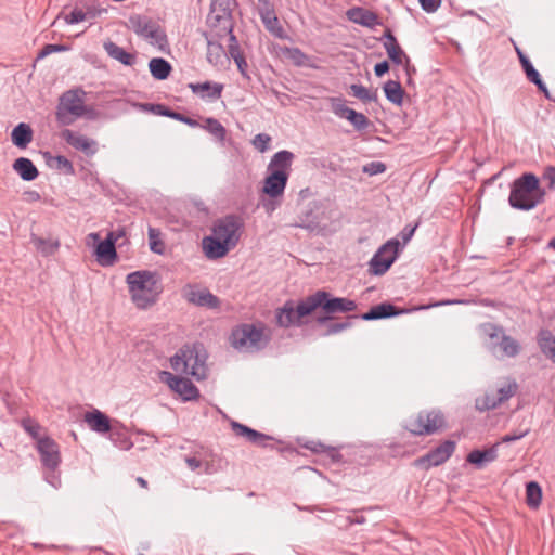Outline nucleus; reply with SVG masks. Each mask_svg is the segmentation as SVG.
I'll use <instances>...</instances> for the list:
<instances>
[{
  "label": "nucleus",
  "mask_w": 555,
  "mask_h": 555,
  "mask_svg": "<svg viewBox=\"0 0 555 555\" xmlns=\"http://www.w3.org/2000/svg\"><path fill=\"white\" fill-rule=\"evenodd\" d=\"M400 251V243L397 238L388 240L374 254L369 262V271L373 275L385 274L396 261Z\"/></svg>",
  "instance_id": "9b49d317"
},
{
  "label": "nucleus",
  "mask_w": 555,
  "mask_h": 555,
  "mask_svg": "<svg viewBox=\"0 0 555 555\" xmlns=\"http://www.w3.org/2000/svg\"><path fill=\"white\" fill-rule=\"evenodd\" d=\"M104 49L111 57L119 61L124 65H132L134 63L135 56L128 53L124 48L119 47L115 42H105Z\"/></svg>",
  "instance_id": "c9c22d12"
},
{
  "label": "nucleus",
  "mask_w": 555,
  "mask_h": 555,
  "mask_svg": "<svg viewBox=\"0 0 555 555\" xmlns=\"http://www.w3.org/2000/svg\"><path fill=\"white\" fill-rule=\"evenodd\" d=\"M223 38L224 37H217L215 35L206 34L207 61L214 66L222 65L224 59L227 57V53L223 49L222 43L220 42V40H222Z\"/></svg>",
  "instance_id": "393cba45"
},
{
  "label": "nucleus",
  "mask_w": 555,
  "mask_h": 555,
  "mask_svg": "<svg viewBox=\"0 0 555 555\" xmlns=\"http://www.w3.org/2000/svg\"><path fill=\"white\" fill-rule=\"evenodd\" d=\"M385 170L386 166L382 162H371L363 167V172L369 173L370 176L383 173Z\"/></svg>",
  "instance_id": "6e6d98bb"
},
{
  "label": "nucleus",
  "mask_w": 555,
  "mask_h": 555,
  "mask_svg": "<svg viewBox=\"0 0 555 555\" xmlns=\"http://www.w3.org/2000/svg\"><path fill=\"white\" fill-rule=\"evenodd\" d=\"M384 37L386 41L384 42V48L389 56V59L397 65H401L403 63V59L409 62V57L405 55L404 51L399 46L396 37L391 33L390 29H387L384 33Z\"/></svg>",
  "instance_id": "7c9ffc66"
},
{
  "label": "nucleus",
  "mask_w": 555,
  "mask_h": 555,
  "mask_svg": "<svg viewBox=\"0 0 555 555\" xmlns=\"http://www.w3.org/2000/svg\"><path fill=\"white\" fill-rule=\"evenodd\" d=\"M517 388V383L515 380H511L500 387L495 392L486 393L481 404H478V408L480 410H493L512 398L516 393Z\"/></svg>",
  "instance_id": "412c9836"
},
{
  "label": "nucleus",
  "mask_w": 555,
  "mask_h": 555,
  "mask_svg": "<svg viewBox=\"0 0 555 555\" xmlns=\"http://www.w3.org/2000/svg\"><path fill=\"white\" fill-rule=\"evenodd\" d=\"M529 431H530V429L527 428V429H525L522 431L504 435L501 438V442L502 443L514 442V441L519 440V439L524 438L525 436H527L529 434Z\"/></svg>",
  "instance_id": "052dcab7"
},
{
  "label": "nucleus",
  "mask_w": 555,
  "mask_h": 555,
  "mask_svg": "<svg viewBox=\"0 0 555 555\" xmlns=\"http://www.w3.org/2000/svg\"><path fill=\"white\" fill-rule=\"evenodd\" d=\"M203 248L207 258L219 259L224 257L232 247L211 234L204 237Z\"/></svg>",
  "instance_id": "cd10ccee"
},
{
  "label": "nucleus",
  "mask_w": 555,
  "mask_h": 555,
  "mask_svg": "<svg viewBox=\"0 0 555 555\" xmlns=\"http://www.w3.org/2000/svg\"><path fill=\"white\" fill-rule=\"evenodd\" d=\"M333 112L335 115L347 119L349 117V113H352L353 109L346 106L344 103H337L333 105Z\"/></svg>",
  "instance_id": "680f3d73"
},
{
  "label": "nucleus",
  "mask_w": 555,
  "mask_h": 555,
  "mask_svg": "<svg viewBox=\"0 0 555 555\" xmlns=\"http://www.w3.org/2000/svg\"><path fill=\"white\" fill-rule=\"evenodd\" d=\"M234 62H235V64L237 66V69L240 70V73L244 77L248 78V75H247L248 65H247V62H246L244 55L238 57V59H235Z\"/></svg>",
  "instance_id": "338daca9"
},
{
  "label": "nucleus",
  "mask_w": 555,
  "mask_h": 555,
  "mask_svg": "<svg viewBox=\"0 0 555 555\" xmlns=\"http://www.w3.org/2000/svg\"><path fill=\"white\" fill-rule=\"evenodd\" d=\"M446 425L443 414L438 410L421 411L415 417L410 418L405 428L413 435H431Z\"/></svg>",
  "instance_id": "9d476101"
},
{
  "label": "nucleus",
  "mask_w": 555,
  "mask_h": 555,
  "mask_svg": "<svg viewBox=\"0 0 555 555\" xmlns=\"http://www.w3.org/2000/svg\"><path fill=\"white\" fill-rule=\"evenodd\" d=\"M498 444L492 446L486 450H473L468 453L466 461L482 468L486 464L491 463L498 457Z\"/></svg>",
  "instance_id": "2f4dec72"
},
{
  "label": "nucleus",
  "mask_w": 555,
  "mask_h": 555,
  "mask_svg": "<svg viewBox=\"0 0 555 555\" xmlns=\"http://www.w3.org/2000/svg\"><path fill=\"white\" fill-rule=\"evenodd\" d=\"M295 158V155L286 150H282L276 152L270 159L267 172H281L284 175L287 179L289 178V173L292 170V164Z\"/></svg>",
  "instance_id": "5701e85b"
},
{
  "label": "nucleus",
  "mask_w": 555,
  "mask_h": 555,
  "mask_svg": "<svg viewBox=\"0 0 555 555\" xmlns=\"http://www.w3.org/2000/svg\"><path fill=\"white\" fill-rule=\"evenodd\" d=\"M543 179L548 181V188L555 189V167L548 166L544 169Z\"/></svg>",
  "instance_id": "e2e57ef3"
},
{
  "label": "nucleus",
  "mask_w": 555,
  "mask_h": 555,
  "mask_svg": "<svg viewBox=\"0 0 555 555\" xmlns=\"http://www.w3.org/2000/svg\"><path fill=\"white\" fill-rule=\"evenodd\" d=\"M203 128L212 134L219 142H223L225 140L227 130L216 118H207Z\"/></svg>",
  "instance_id": "a18cd8bd"
},
{
  "label": "nucleus",
  "mask_w": 555,
  "mask_h": 555,
  "mask_svg": "<svg viewBox=\"0 0 555 555\" xmlns=\"http://www.w3.org/2000/svg\"><path fill=\"white\" fill-rule=\"evenodd\" d=\"M182 296L188 302L197 307L217 309L220 306V300L217 296L207 288L196 284H186L182 288Z\"/></svg>",
  "instance_id": "f3484780"
},
{
  "label": "nucleus",
  "mask_w": 555,
  "mask_h": 555,
  "mask_svg": "<svg viewBox=\"0 0 555 555\" xmlns=\"http://www.w3.org/2000/svg\"><path fill=\"white\" fill-rule=\"evenodd\" d=\"M83 421L91 430L98 434H106L112 428L109 417L99 410L87 412L83 416Z\"/></svg>",
  "instance_id": "c85d7f7f"
},
{
  "label": "nucleus",
  "mask_w": 555,
  "mask_h": 555,
  "mask_svg": "<svg viewBox=\"0 0 555 555\" xmlns=\"http://www.w3.org/2000/svg\"><path fill=\"white\" fill-rule=\"evenodd\" d=\"M354 317H349L347 321H344V322H332L327 325L326 327V332L324 335H334V334H337V333H340L345 330H347L348 327L351 326V322L349 321L350 319H353Z\"/></svg>",
  "instance_id": "5fc2aeb1"
},
{
  "label": "nucleus",
  "mask_w": 555,
  "mask_h": 555,
  "mask_svg": "<svg viewBox=\"0 0 555 555\" xmlns=\"http://www.w3.org/2000/svg\"><path fill=\"white\" fill-rule=\"evenodd\" d=\"M230 0H211L210 12L207 15V25L210 31L207 35L227 37L233 33V23L229 8Z\"/></svg>",
  "instance_id": "1a4fd4ad"
},
{
  "label": "nucleus",
  "mask_w": 555,
  "mask_h": 555,
  "mask_svg": "<svg viewBox=\"0 0 555 555\" xmlns=\"http://www.w3.org/2000/svg\"><path fill=\"white\" fill-rule=\"evenodd\" d=\"M422 9L427 13H433L438 10L441 4V0H418Z\"/></svg>",
  "instance_id": "bf43d9fd"
},
{
  "label": "nucleus",
  "mask_w": 555,
  "mask_h": 555,
  "mask_svg": "<svg viewBox=\"0 0 555 555\" xmlns=\"http://www.w3.org/2000/svg\"><path fill=\"white\" fill-rule=\"evenodd\" d=\"M538 343L541 351L551 359V353H555L554 335L547 330H542L538 335Z\"/></svg>",
  "instance_id": "37998d69"
},
{
  "label": "nucleus",
  "mask_w": 555,
  "mask_h": 555,
  "mask_svg": "<svg viewBox=\"0 0 555 555\" xmlns=\"http://www.w3.org/2000/svg\"><path fill=\"white\" fill-rule=\"evenodd\" d=\"M31 242L34 243L36 249L40 251L43 256H52L60 248L59 241L46 240L37 236L31 237Z\"/></svg>",
  "instance_id": "79ce46f5"
},
{
  "label": "nucleus",
  "mask_w": 555,
  "mask_h": 555,
  "mask_svg": "<svg viewBox=\"0 0 555 555\" xmlns=\"http://www.w3.org/2000/svg\"><path fill=\"white\" fill-rule=\"evenodd\" d=\"M350 90L353 96L364 102H371L375 100V94H372L365 87L361 85H351Z\"/></svg>",
  "instance_id": "3c124183"
},
{
  "label": "nucleus",
  "mask_w": 555,
  "mask_h": 555,
  "mask_svg": "<svg viewBox=\"0 0 555 555\" xmlns=\"http://www.w3.org/2000/svg\"><path fill=\"white\" fill-rule=\"evenodd\" d=\"M22 427L24 430L38 442V438H42L40 436L41 426L31 418H24L22 421Z\"/></svg>",
  "instance_id": "de8ad7c7"
},
{
  "label": "nucleus",
  "mask_w": 555,
  "mask_h": 555,
  "mask_svg": "<svg viewBox=\"0 0 555 555\" xmlns=\"http://www.w3.org/2000/svg\"><path fill=\"white\" fill-rule=\"evenodd\" d=\"M227 37L229 40V44H228L229 56L232 57L233 60L243 56L235 35L233 33H231Z\"/></svg>",
  "instance_id": "864d4df0"
},
{
  "label": "nucleus",
  "mask_w": 555,
  "mask_h": 555,
  "mask_svg": "<svg viewBox=\"0 0 555 555\" xmlns=\"http://www.w3.org/2000/svg\"><path fill=\"white\" fill-rule=\"evenodd\" d=\"M190 88L194 93L206 92L202 96H207L212 100H217L221 96L223 85L221 83H211L209 81H205L202 83H190Z\"/></svg>",
  "instance_id": "4c0bfd02"
},
{
  "label": "nucleus",
  "mask_w": 555,
  "mask_h": 555,
  "mask_svg": "<svg viewBox=\"0 0 555 555\" xmlns=\"http://www.w3.org/2000/svg\"><path fill=\"white\" fill-rule=\"evenodd\" d=\"M207 356L202 346H185L170 359L171 367L179 373L192 375L197 380L207 376Z\"/></svg>",
  "instance_id": "423d86ee"
},
{
  "label": "nucleus",
  "mask_w": 555,
  "mask_h": 555,
  "mask_svg": "<svg viewBox=\"0 0 555 555\" xmlns=\"http://www.w3.org/2000/svg\"><path fill=\"white\" fill-rule=\"evenodd\" d=\"M346 15L349 21L369 28H374L380 24L376 13L362 7L350 8L347 10Z\"/></svg>",
  "instance_id": "b1692460"
},
{
  "label": "nucleus",
  "mask_w": 555,
  "mask_h": 555,
  "mask_svg": "<svg viewBox=\"0 0 555 555\" xmlns=\"http://www.w3.org/2000/svg\"><path fill=\"white\" fill-rule=\"evenodd\" d=\"M288 179L281 172L268 173L263 181L262 192L271 199L283 196Z\"/></svg>",
  "instance_id": "4be33fe9"
},
{
  "label": "nucleus",
  "mask_w": 555,
  "mask_h": 555,
  "mask_svg": "<svg viewBox=\"0 0 555 555\" xmlns=\"http://www.w3.org/2000/svg\"><path fill=\"white\" fill-rule=\"evenodd\" d=\"M405 310H399L396 306L383 302L376 306H373L367 312L361 315L362 320L372 321L378 319H385L390 317H396L401 313H404Z\"/></svg>",
  "instance_id": "c756f323"
},
{
  "label": "nucleus",
  "mask_w": 555,
  "mask_h": 555,
  "mask_svg": "<svg viewBox=\"0 0 555 555\" xmlns=\"http://www.w3.org/2000/svg\"><path fill=\"white\" fill-rule=\"evenodd\" d=\"M516 52L528 80L534 83L537 88L541 92H543L546 98H548V90L543 80L541 79L539 72L533 67L530 60L525 55V53L519 48H516Z\"/></svg>",
  "instance_id": "bb28decb"
},
{
  "label": "nucleus",
  "mask_w": 555,
  "mask_h": 555,
  "mask_svg": "<svg viewBox=\"0 0 555 555\" xmlns=\"http://www.w3.org/2000/svg\"><path fill=\"white\" fill-rule=\"evenodd\" d=\"M86 92L81 88L65 91L56 106V119L61 125L69 126L77 119H94L96 112L85 104Z\"/></svg>",
  "instance_id": "20e7f679"
},
{
  "label": "nucleus",
  "mask_w": 555,
  "mask_h": 555,
  "mask_svg": "<svg viewBox=\"0 0 555 555\" xmlns=\"http://www.w3.org/2000/svg\"><path fill=\"white\" fill-rule=\"evenodd\" d=\"M271 339L263 324L244 323L233 328L231 346L241 352H257L264 349Z\"/></svg>",
  "instance_id": "39448f33"
},
{
  "label": "nucleus",
  "mask_w": 555,
  "mask_h": 555,
  "mask_svg": "<svg viewBox=\"0 0 555 555\" xmlns=\"http://www.w3.org/2000/svg\"><path fill=\"white\" fill-rule=\"evenodd\" d=\"M13 168L25 181H33L38 177V170L36 166L28 158H17L13 164Z\"/></svg>",
  "instance_id": "f704fd0d"
},
{
  "label": "nucleus",
  "mask_w": 555,
  "mask_h": 555,
  "mask_svg": "<svg viewBox=\"0 0 555 555\" xmlns=\"http://www.w3.org/2000/svg\"><path fill=\"white\" fill-rule=\"evenodd\" d=\"M126 282L131 300L139 309L153 306L162 293V286L156 274L147 270L129 273Z\"/></svg>",
  "instance_id": "7ed1b4c3"
},
{
  "label": "nucleus",
  "mask_w": 555,
  "mask_h": 555,
  "mask_svg": "<svg viewBox=\"0 0 555 555\" xmlns=\"http://www.w3.org/2000/svg\"><path fill=\"white\" fill-rule=\"evenodd\" d=\"M384 92L389 102L401 105L403 102L404 91L399 81L388 80L384 85Z\"/></svg>",
  "instance_id": "58836bf2"
},
{
  "label": "nucleus",
  "mask_w": 555,
  "mask_h": 555,
  "mask_svg": "<svg viewBox=\"0 0 555 555\" xmlns=\"http://www.w3.org/2000/svg\"><path fill=\"white\" fill-rule=\"evenodd\" d=\"M55 163V167L60 170H63L67 175H74L75 169L72 162L63 155H57L53 158Z\"/></svg>",
  "instance_id": "603ef678"
},
{
  "label": "nucleus",
  "mask_w": 555,
  "mask_h": 555,
  "mask_svg": "<svg viewBox=\"0 0 555 555\" xmlns=\"http://www.w3.org/2000/svg\"><path fill=\"white\" fill-rule=\"evenodd\" d=\"M415 230H416V225L415 227L405 225L401 230L399 235L401 236V238H402L404 244H406L412 238V236L414 235Z\"/></svg>",
  "instance_id": "69168bd1"
},
{
  "label": "nucleus",
  "mask_w": 555,
  "mask_h": 555,
  "mask_svg": "<svg viewBox=\"0 0 555 555\" xmlns=\"http://www.w3.org/2000/svg\"><path fill=\"white\" fill-rule=\"evenodd\" d=\"M311 297L312 302H319L317 308H322L327 314L346 313L357 309L353 300L345 297H331L325 291H318Z\"/></svg>",
  "instance_id": "2eb2a0df"
},
{
  "label": "nucleus",
  "mask_w": 555,
  "mask_h": 555,
  "mask_svg": "<svg viewBox=\"0 0 555 555\" xmlns=\"http://www.w3.org/2000/svg\"><path fill=\"white\" fill-rule=\"evenodd\" d=\"M347 120H349L357 130H363L369 126V119L366 116L362 113L356 112L354 109L352 113H349Z\"/></svg>",
  "instance_id": "8fccbe9b"
},
{
  "label": "nucleus",
  "mask_w": 555,
  "mask_h": 555,
  "mask_svg": "<svg viewBox=\"0 0 555 555\" xmlns=\"http://www.w3.org/2000/svg\"><path fill=\"white\" fill-rule=\"evenodd\" d=\"M231 427L236 436L245 437L247 441L256 446L266 447L267 442L272 440L270 436L257 431L253 428H249L246 425H243L235 421L231 422Z\"/></svg>",
  "instance_id": "a878e982"
},
{
  "label": "nucleus",
  "mask_w": 555,
  "mask_h": 555,
  "mask_svg": "<svg viewBox=\"0 0 555 555\" xmlns=\"http://www.w3.org/2000/svg\"><path fill=\"white\" fill-rule=\"evenodd\" d=\"M319 302H312L311 295L296 304L294 300H287L275 310L276 325L283 328L291 326H301L304 318L310 315Z\"/></svg>",
  "instance_id": "6e6552de"
},
{
  "label": "nucleus",
  "mask_w": 555,
  "mask_h": 555,
  "mask_svg": "<svg viewBox=\"0 0 555 555\" xmlns=\"http://www.w3.org/2000/svg\"><path fill=\"white\" fill-rule=\"evenodd\" d=\"M42 465L49 470H56L61 463L59 444L50 437L38 438L36 444Z\"/></svg>",
  "instance_id": "a211bd4d"
},
{
  "label": "nucleus",
  "mask_w": 555,
  "mask_h": 555,
  "mask_svg": "<svg viewBox=\"0 0 555 555\" xmlns=\"http://www.w3.org/2000/svg\"><path fill=\"white\" fill-rule=\"evenodd\" d=\"M483 332L492 340L493 352L499 347L500 357L514 358L519 353L520 345L516 339L506 335L502 327L488 323L483 325Z\"/></svg>",
  "instance_id": "f8f14e48"
},
{
  "label": "nucleus",
  "mask_w": 555,
  "mask_h": 555,
  "mask_svg": "<svg viewBox=\"0 0 555 555\" xmlns=\"http://www.w3.org/2000/svg\"><path fill=\"white\" fill-rule=\"evenodd\" d=\"M151 75L157 80H165L172 69L170 63L163 57H154L149 63Z\"/></svg>",
  "instance_id": "e433bc0d"
},
{
  "label": "nucleus",
  "mask_w": 555,
  "mask_h": 555,
  "mask_svg": "<svg viewBox=\"0 0 555 555\" xmlns=\"http://www.w3.org/2000/svg\"><path fill=\"white\" fill-rule=\"evenodd\" d=\"M542 500V489L537 481H529L526 485V502L529 507L538 508Z\"/></svg>",
  "instance_id": "a19ab883"
},
{
  "label": "nucleus",
  "mask_w": 555,
  "mask_h": 555,
  "mask_svg": "<svg viewBox=\"0 0 555 555\" xmlns=\"http://www.w3.org/2000/svg\"><path fill=\"white\" fill-rule=\"evenodd\" d=\"M271 142V137L267 133H258L254 137L251 144L253 146L261 152L264 153L269 150V144Z\"/></svg>",
  "instance_id": "09e8293b"
},
{
  "label": "nucleus",
  "mask_w": 555,
  "mask_h": 555,
  "mask_svg": "<svg viewBox=\"0 0 555 555\" xmlns=\"http://www.w3.org/2000/svg\"><path fill=\"white\" fill-rule=\"evenodd\" d=\"M121 235V232L117 234L116 232H109L104 241H100V234L96 232L90 233L87 236V243H98L95 248V256L98 262L103 267H108L115 263L117 260V253L115 248V244L118 237Z\"/></svg>",
  "instance_id": "ddd939ff"
},
{
  "label": "nucleus",
  "mask_w": 555,
  "mask_h": 555,
  "mask_svg": "<svg viewBox=\"0 0 555 555\" xmlns=\"http://www.w3.org/2000/svg\"><path fill=\"white\" fill-rule=\"evenodd\" d=\"M160 378L185 401L194 400L199 397L197 387L190 379L178 377L166 371L160 373Z\"/></svg>",
  "instance_id": "6ab92c4d"
},
{
  "label": "nucleus",
  "mask_w": 555,
  "mask_h": 555,
  "mask_svg": "<svg viewBox=\"0 0 555 555\" xmlns=\"http://www.w3.org/2000/svg\"><path fill=\"white\" fill-rule=\"evenodd\" d=\"M389 70V64L387 61H383L380 63H377L374 66V73L377 77H382L384 74H386Z\"/></svg>",
  "instance_id": "774afa93"
},
{
  "label": "nucleus",
  "mask_w": 555,
  "mask_h": 555,
  "mask_svg": "<svg viewBox=\"0 0 555 555\" xmlns=\"http://www.w3.org/2000/svg\"><path fill=\"white\" fill-rule=\"evenodd\" d=\"M242 228V219L238 216L229 215L215 222L212 234L233 248L240 241Z\"/></svg>",
  "instance_id": "4468645a"
},
{
  "label": "nucleus",
  "mask_w": 555,
  "mask_h": 555,
  "mask_svg": "<svg viewBox=\"0 0 555 555\" xmlns=\"http://www.w3.org/2000/svg\"><path fill=\"white\" fill-rule=\"evenodd\" d=\"M545 196L546 191L539 178L532 172H525L513 181L508 204L515 209L529 211L542 204Z\"/></svg>",
  "instance_id": "f03ea898"
},
{
  "label": "nucleus",
  "mask_w": 555,
  "mask_h": 555,
  "mask_svg": "<svg viewBox=\"0 0 555 555\" xmlns=\"http://www.w3.org/2000/svg\"><path fill=\"white\" fill-rule=\"evenodd\" d=\"M152 109L153 112H155L156 114L158 115H162V116H166V117H170L172 119H176V120H179L190 127H196L198 126V122L193 119V118H190L181 113H178V112H173L171 109H169L168 107L162 105V104H156V105H152Z\"/></svg>",
  "instance_id": "ea45409f"
},
{
  "label": "nucleus",
  "mask_w": 555,
  "mask_h": 555,
  "mask_svg": "<svg viewBox=\"0 0 555 555\" xmlns=\"http://www.w3.org/2000/svg\"><path fill=\"white\" fill-rule=\"evenodd\" d=\"M292 225L321 236L332 235L340 227V212L328 199L311 201L302 207Z\"/></svg>",
  "instance_id": "f257e3e1"
},
{
  "label": "nucleus",
  "mask_w": 555,
  "mask_h": 555,
  "mask_svg": "<svg viewBox=\"0 0 555 555\" xmlns=\"http://www.w3.org/2000/svg\"><path fill=\"white\" fill-rule=\"evenodd\" d=\"M128 27L151 46L156 47L160 52L168 50L169 43L166 31L160 24L152 17L142 14L130 15L128 18Z\"/></svg>",
  "instance_id": "0eeeda50"
},
{
  "label": "nucleus",
  "mask_w": 555,
  "mask_h": 555,
  "mask_svg": "<svg viewBox=\"0 0 555 555\" xmlns=\"http://www.w3.org/2000/svg\"><path fill=\"white\" fill-rule=\"evenodd\" d=\"M455 442L452 440H444L441 444L430 450L425 455L416 459L414 465L428 469L433 466H439L447 462L455 451Z\"/></svg>",
  "instance_id": "dca6fc26"
},
{
  "label": "nucleus",
  "mask_w": 555,
  "mask_h": 555,
  "mask_svg": "<svg viewBox=\"0 0 555 555\" xmlns=\"http://www.w3.org/2000/svg\"><path fill=\"white\" fill-rule=\"evenodd\" d=\"M259 15L267 30L278 38H284L285 31L273 9H259Z\"/></svg>",
  "instance_id": "473e14b6"
},
{
  "label": "nucleus",
  "mask_w": 555,
  "mask_h": 555,
  "mask_svg": "<svg viewBox=\"0 0 555 555\" xmlns=\"http://www.w3.org/2000/svg\"><path fill=\"white\" fill-rule=\"evenodd\" d=\"M44 479L48 483H50L55 489L61 486V478H60L59 474L55 473V470H49L46 474Z\"/></svg>",
  "instance_id": "0e129e2a"
},
{
  "label": "nucleus",
  "mask_w": 555,
  "mask_h": 555,
  "mask_svg": "<svg viewBox=\"0 0 555 555\" xmlns=\"http://www.w3.org/2000/svg\"><path fill=\"white\" fill-rule=\"evenodd\" d=\"M150 249L153 253L162 255L165 249L164 242L160 240V231L156 228L149 227L147 230Z\"/></svg>",
  "instance_id": "49530a36"
},
{
  "label": "nucleus",
  "mask_w": 555,
  "mask_h": 555,
  "mask_svg": "<svg viewBox=\"0 0 555 555\" xmlns=\"http://www.w3.org/2000/svg\"><path fill=\"white\" fill-rule=\"evenodd\" d=\"M96 13L94 10L88 9L87 11L75 8L69 14L63 16L64 21L68 25L77 24L83 22L88 18L95 17Z\"/></svg>",
  "instance_id": "c03bdc74"
},
{
  "label": "nucleus",
  "mask_w": 555,
  "mask_h": 555,
  "mask_svg": "<svg viewBox=\"0 0 555 555\" xmlns=\"http://www.w3.org/2000/svg\"><path fill=\"white\" fill-rule=\"evenodd\" d=\"M12 142L20 149H25L33 140V129L28 124L20 122L11 133Z\"/></svg>",
  "instance_id": "72a5a7b5"
},
{
  "label": "nucleus",
  "mask_w": 555,
  "mask_h": 555,
  "mask_svg": "<svg viewBox=\"0 0 555 555\" xmlns=\"http://www.w3.org/2000/svg\"><path fill=\"white\" fill-rule=\"evenodd\" d=\"M306 448L310 449L313 452H327L332 457H335V455L338 454L336 449L325 447L323 443L320 442H311V444H307Z\"/></svg>",
  "instance_id": "4d7b16f0"
},
{
  "label": "nucleus",
  "mask_w": 555,
  "mask_h": 555,
  "mask_svg": "<svg viewBox=\"0 0 555 555\" xmlns=\"http://www.w3.org/2000/svg\"><path fill=\"white\" fill-rule=\"evenodd\" d=\"M65 50H66V47L62 46V44H47L39 52L38 59H43V57L48 56L51 53L61 52V51H65Z\"/></svg>",
  "instance_id": "13d9d810"
},
{
  "label": "nucleus",
  "mask_w": 555,
  "mask_h": 555,
  "mask_svg": "<svg viewBox=\"0 0 555 555\" xmlns=\"http://www.w3.org/2000/svg\"><path fill=\"white\" fill-rule=\"evenodd\" d=\"M61 137L68 145L82 152L87 156H93L98 152V142L79 132L64 129L61 132Z\"/></svg>",
  "instance_id": "aec40b11"
}]
</instances>
